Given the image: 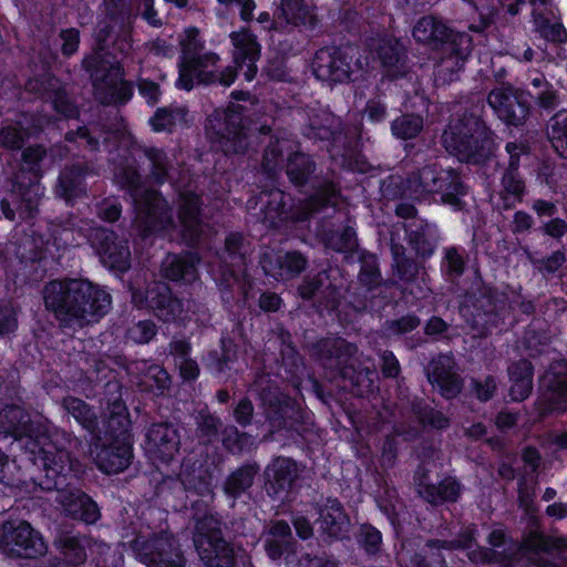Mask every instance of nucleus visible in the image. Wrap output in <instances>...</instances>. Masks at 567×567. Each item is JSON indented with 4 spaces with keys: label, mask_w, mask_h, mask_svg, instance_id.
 I'll return each instance as SVG.
<instances>
[{
    "label": "nucleus",
    "mask_w": 567,
    "mask_h": 567,
    "mask_svg": "<svg viewBox=\"0 0 567 567\" xmlns=\"http://www.w3.org/2000/svg\"><path fill=\"white\" fill-rule=\"evenodd\" d=\"M7 436L24 440L29 460L44 474L39 484L43 491H64L84 473L83 464L66 446L70 434L49 433L21 405L6 404L0 411V437Z\"/></svg>",
    "instance_id": "1"
},
{
    "label": "nucleus",
    "mask_w": 567,
    "mask_h": 567,
    "mask_svg": "<svg viewBox=\"0 0 567 567\" xmlns=\"http://www.w3.org/2000/svg\"><path fill=\"white\" fill-rule=\"evenodd\" d=\"M104 395L110 413L102 419V431L89 442L96 467L104 474L114 475L124 472L132 463L133 435L122 384L107 381Z\"/></svg>",
    "instance_id": "2"
},
{
    "label": "nucleus",
    "mask_w": 567,
    "mask_h": 567,
    "mask_svg": "<svg viewBox=\"0 0 567 567\" xmlns=\"http://www.w3.org/2000/svg\"><path fill=\"white\" fill-rule=\"evenodd\" d=\"M189 499V518L194 523L193 543L205 567H236L234 546L223 533V520L212 507L209 478H199Z\"/></svg>",
    "instance_id": "3"
},
{
    "label": "nucleus",
    "mask_w": 567,
    "mask_h": 567,
    "mask_svg": "<svg viewBox=\"0 0 567 567\" xmlns=\"http://www.w3.org/2000/svg\"><path fill=\"white\" fill-rule=\"evenodd\" d=\"M43 301L62 327L87 317L100 319L107 313L112 303L110 293L81 278L51 280L43 288Z\"/></svg>",
    "instance_id": "4"
},
{
    "label": "nucleus",
    "mask_w": 567,
    "mask_h": 567,
    "mask_svg": "<svg viewBox=\"0 0 567 567\" xmlns=\"http://www.w3.org/2000/svg\"><path fill=\"white\" fill-rule=\"evenodd\" d=\"M303 200L279 188L262 190L258 197L260 221L269 229H278L286 223H305L328 208L339 204L341 189L334 181H324L315 186Z\"/></svg>",
    "instance_id": "5"
},
{
    "label": "nucleus",
    "mask_w": 567,
    "mask_h": 567,
    "mask_svg": "<svg viewBox=\"0 0 567 567\" xmlns=\"http://www.w3.org/2000/svg\"><path fill=\"white\" fill-rule=\"evenodd\" d=\"M412 35L416 42L441 51L440 61L434 69L437 84H449L458 80V73L473 50L470 34L455 32L441 18L425 16L415 23Z\"/></svg>",
    "instance_id": "6"
},
{
    "label": "nucleus",
    "mask_w": 567,
    "mask_h": 567,
    "mask_svg": "<svg viewBox=\"0 0 567 567\" xmlns=\"http://www.w3.org/2000/svg\"><path fill=\"white\" fill-rule=\"evenodd\" d=\"M484 104L466 107L442 134L445 148L461 161L484 164L494 153V132L484 116Z\"/></svg>",
    "instance_id": "7"
},
{
    "label": "nucleus",
    "mask_w": 567,
    "mask_h": 567,
    "mask_svg": "<svg viewBox=\"0 0 567 567\" xmlns=\"http://www.w3.org/2000/svg\"><path fill=\"white\" fill-rule=\"evenodd\" d=\"M530 101L546 112H553L559 104V96L554 85L540 74L530 80L527 90L513 86L492 90L487 104L494 114L506 125L523 126L530 114Z\"/></svg>",
    "instance_id": "8"
},
{
    "label": "nucleus",
    "mask_w": 567,
    "mask_h": 567,
    "mask_svg": "<svg viewBox=\"0 0 567 567\" xmlns=\"http://www.w3.org/2000/svg\"><path fill=\"white\" fill-rule=\"evenodd\" d=\"M47 157V147L34 144L22 148L21 161L23 168L33 176L25 182L23 175H18L11 184V189L0 197V217L14 221L29 220L37 217L43 193L40 179L43 177L41 163Z\"/></svg>",
    "instance_id": "9"
},
{
    "label": "nucleus",
    "mask_w": 567,
    "mask_h": 567,
    "mask_svg": "<svg viewBox=\"0 0 567 567\" xmlns=\"http://www.w3.org/2000/svg\"><path fill=\"white\" fill-rule=\"evenodd\" d=\"M475 275L480 285L460 295V316L481 337L507 330L506 319L512 310L508 297L495 287L485 286L478 269Z\"/></svg>",
    "instance_id": "10"
},
{
    "label": "nucleus",
    "mask_w": 567,
    "mask_h": 567,
    "mask_svg": "<svg viewBox=\"0 0 567 567\" xmlns=\"http://www.w3.org/2000/svg\"><path fill=\"white\" fill-rule=\"evenodd\" d=\"M87 74L95 99L104 106L122 107L134 96L135 84L125 79V69L115 54L103 48H94L81 61Z\"/></svg>",
    "instance_id": "11"
},
{
    "label": "nucleus",
    "mask_w": 567,
    "mask_h": 567,
    "mask_svg": "<svg viewBox=\"0 0 567 567\" xmlns=\"http://www.w3.org/2000/svg\"><path fill=\"white\" fill-rule=\"evenodd\" d=\"M303 135L309 140L324 143L331 159L342 169L360 174L370 172L371 164L362 153L360 137L349 135L336 126L331 116L323 121L310 117L303 128Z\"/></svg>",
    "instance_id": "12"
},
{
    "label": "nucleus",
    "mask_w": 567,
    "mask_h": 567,
    "mask_svg": "<svg viewBox=\"0 0 567 567\" xmlns=\"http://www.w3.org/2000/svg\"><path fill=\"white\" fill-rule=\"evenodd\" d=\"M204 132L214 153L229 157L245 155L249 148V128L244 121V107L239 104L215 109L205 120Z\"/></svg>",
    "instance_id": "13"
},
{
    "label": "nucleus",
    "mask_w": 567,
    "mask_h": 567,
    "mask_svg": "<svg viewBox=\"0 0 567 567\" xmlns=\"http://www.w3.org/2000/svg\"><path fill=\"white\" fill-rule=\"evenodd\" d=\"M265 419L274 431L286 430L303 437L313 427L312 413L280 386L267 382L258 392Z\"/></svg>",
    "instance_id": "14"
},
{
    "label": "nucleus",
    "mask_w": 567,
    "mask_h": 567,
    "mask_svg": "<svg viewBox=\"0 0 567 567\" xmlns=\"http://www.w3.org/2000/svg\"><path fill=\"white\" fill-rule=\"evenodd\" d=\"M413 181L421 186V200L432 198L433 202L450 207L453 212L466 208L465 196L468 185L456 168H443L437 164L425 165L417 169Z\"/></svg>",
    "instance_id": "15"
},
{
    "label": "nucleus",
    "mask_w": 567,
    "mask_h": 567,
    "mask_svg": "<svg viewBox=\"0 0 567 567\" xmlns=\"http://www.w3.org/2000/svg\"><path fill=\"white\" fill-rule=\"evenodd\" d=\"M131 300L137 309H146L164 323H181L187 319L184 299L168 282L153 280L144 288H132Z\"/></svg>",
    "instance_id": "16"
},
{
    "label": "nucleus",
    "mask_w": 567,
    "mask_h": 567,
    "mask_svg": "<svg viewBox=\"0 0 567 567\" xmlns=\"http://www.w3.org/2000/svg\"><path fill=\"white\" fill-rule=\"evenodd\" d=\"M361 58L360 45L349 40L340 45H326L313 55L312 73L322 82L346 83L351 78L352 68L362 66Z\"/></svg>",
    "instance_id": "17"
},
{
    "label": "nucleus",
    "mask_w": 567,
    "mask_h": 567,
    "mask_svg": "<svg viewBox=\"0 0 567 567\" xmlns=\"http://www.w3.org/2000/svg\"><path fill=\"white\" fill-rule=\"evenodd\" d=\"M135 558L147 567H186V557L181 547L164 534L145 536L133 532V537L124 542Z\"/></svg>",
    "instance_id": "18"
},
{
    "label": "nucleus",
    "mask_w": 567,
    "mask_h": 567,
    "mask_svg": "<svg viewBox=\"0 0 567 567\" xmlns=\"http://www.w3.org/2000/svg\"><path fill=\"white\" fill-rule=\"evenodd\" d=\"M132 204L143 237L165 236L177 229L173 208L161 190L148 189Z\"/></svg>",
    "instance_id": "19"
},
{
    "label": "nucleus",
    "mask_w": 567,
    "mask_h": 567,
    "mask_svg": "<svg viewBox=\"0 0 567 567\" xmlns=\"http://www.w3.org/2000/svg\"><path fill=\"white\" fill-rule=\"evenodd\" d=\"M181 48L182 52L177 63L178 78L175 81V86L178 90L190 92L196 86V73L202 68H216L220 58L213 51L202 52L205 41L202 40L197 27L186 28Z\"/></svg>",
    "instance_id": "20"
},
{
    "label": "nucleus",
    "mask_w": 567,
    "mask_h": 567,
    "mask_svg": "<svg viewBox=\"0 0 567 567\" xmlns=\"http://www.w3.org/2000/svg\"><path fill=\"white\" fill-rule=\"evenodd\" d=\"M311 507L320 540L331 545L349 537L351 519L339 498L321 496Z\"/></svg>",
    "instance_id": "21"
},
{
    "label": "nucleus",
    "mask_w": 567,
    "mask_h": 567,
    "mask_svg": "<svg viewBox=\"0 0 567 567\" xmlns=\"http://www.w3.org/2000/svg\"><path fill=\"white\" fill-rule=\"evenodd\" d=\"M205 203L194 190H181L176 199V218L179 241L188 248H196L203 237Z\"/></svg>",
    "instance_id": "22"
},
{
    "label": "nucleus",
    "mask_w": 567,
    "mask_h": 567,
    "mask_svg": "<svg viewBox=\"0 0 567 567\" xmlns=\"http://www.w3.org/2000/svg\"><path fill=\"white\" fill-rule=\"evenodd\" d=\"M0 546L17 558H37L47 551L41 534L27 520H7L1 526Z\"/></svg>",
    "instance_id": "23"
},
{
    "label": "nucleus",
    "mask_w": 567,
    "mask_h": 567,
    "mask_svg": "<svg viewBox=\"0 0 567 567\" xmlns=\"http://www.w3.org/2000/svg\"><path fill=\"white\" fill-rule=\"evenodd\" d=\"M542 394L538 405L542 414L567 411V359L551 362L539 378Z\"/></svg>",
    "instance_id": "24"
},
{
    "label": "nucleus",
    "mask_w": 567,
    "mask_h": 567,
    "mask_svg": "<svg viewBox=\"0 0 567 567\" xmlns=\"http://www.w3.org/2000/svg\"><path fill=\"white\" fill-rule=\"evenodd\" d=\"M96 174L90 161H74L65 164L60 171L53 193L68 206H74L79 199L87 196V178Z\"/></svg>",
    "instance_id": "25"
},
{
    "label": "nucleus",
    "mask_w": 567,
    "mask_h": 567,
    "mask_svg": "<svg viewBox=\"0 0 567 567\" xmlns=\"http://www.w3.org/2000/svg\"><path fill=\"white\" fill-rule=\"evenodd\" d=\"M91 245L103 266L121 274L130 269L128 240L120 237L114 230L107 228L95 229L91 238Z\"/></svg>",
    "instance_id": "26"
},
{
    "label": "nucleus",
    "mask_w": 567,
    "mask_h": 567,
    "mask_svg": "<svg viewBox=\"0 0 567 567\" xmlns=\"http://www.w3.org/2000/svg\"><path fill=\"white\" fill-rule=\"evenodd\" d=\"M299 480L297 462L287 456H276L264 470V488L274 501H284Z\"/></svg>",
    "instance_id": "27"
},
{
    "label": "nucleus",
    "mask_w": 567,
    "mask_h": 567,
    "mask_svg": "<svg viewBox=\"0 0 567 567\" xmlns=\"http://www.w3.org/2000/svg\"><path fill=\"white\" fill-rule=\"evenodd\" d=\"M401 299L402 292L380 285L375 288L367 289L364 295L358 298L353 308L357 312H365L380 319H388L391 316L396 317L403 311L404 307L401 303Z\"/></svg>",
    "instance_id": "28"
},
{
    "label": "nucleus",
    "mask_w": 567,
    "mask_h": 567,
    "mask_svg": "<svg viewBox=\"0 0 567 567\" xmlns=\"http://www.w3.org/2000/svg\"><path fill=\"white\" fill-rule=\"evenodd\" d=\"M145 449L151 457L168 464L181 449L179 427L169 422L152 424L146 433Z\"/></svg>",
    "instance_id": "29"
},
{
    "label": "nucleus",
    "mask_w": 567,
    "mask_h": 567,
    "mask_svg": "<svg viewBox=\"0 0 567 567\" xmlns=\"http://www.w3.org/2000/svg\"><path fill=\"white\" fill-rule=\"evenodd\" d=\"M259 264L267 277L281 281L298 277L306 269L308 260L297 250L282 252L271 249L262 252Z\"/></svg>",
    "instance_id": "30"
},
{
    "label": "nucleus",
    "mask_w": 567,
    "mask_h": 567,
    "mask_svg": "<svg viewBox=\"0 0 567 567\" xmlns=\"http://www.w3.org/2000/svg\"><path fill=\"white\" fill-rule=\"evenodd\" d=\"M199 261V254L193 250L168 252L161 262L159 275L167 281L188 285L198 278Z\"/></svg>",
    "instance_id": "31"
},
{
    "label": "nucleus",
    "mask_w": 567,
    "mask_h": 567,
    "mask_svg": "<svg viewBox=\"0 0 567 567\" xmlns=\"http://www.w3.org/2000/svg\"><path fill=\"white\" fill-rule=\"evenodd\" d=\"M375 55L381 63L384 76L389 80L402 79L408 74V50L399 39L381 38L375 49Z\"/></svg>",
    "instance_id": "32"
},
{
    "label": "nucleus",
    "mask_w": 567,
    "mask_h": 567,
    "mask_svg": "<svg viewBox=\"0 0 567 567\" xmlns=\"http://www.w3.org/2000/svg\"><path fill=\"white\" fill-rule=\"evenodd\" d=\"M280 342V367L279 374L295 389H300L307 374L302 355L292 342L289 331L281 329L278 333Z\"/></svg>",
    "instance_id": "33"
},
{
    "label": "nucleus",
    "mask_w": 567,
    "mask_h": 567,
    "mask_svg": "<svg viewBox=\"0 0 567 567\" xmlns=\"http://www.w3.org/2000/svg\"><path fill=\"white\" fill-rule=\"evenodd\" d=\"M114 182L134 202L150 188H145L135 157L126 152L114 162Z\"/></svg>",
    "instance_id": "34"
},
{
    "label": "nucleus",
    "mask_w": 567,
    "mask_h": 567,
    "mask_svg": "<svg viewBox=\"0 0 567 567\" xmlns=\"http://www.w3.org/2000/svg\"><path fill=\"white\" fill-rule=\"evenodd\" d=\"M54 544L63 558L50 561L44 567H81L86 563V549L90 546L86 536L63 533L55 539Z\"/></svg>",
    "instance_id": "35"
},
{
    "label": "nucleus",
    "mask_w": 567,
    "mask_h": 567,
    "mask_svg": "<svg viewBox=\"0 0 567 567\" xmlns=\"http://www.w3.org/2000/svg\"><path fill=\"white\" fill-rule=\"evenodd\" d=\"M19 258L25 267L34 269L43 277L53 261L50 239L42 235H32L19 247Z\"/></svg>",
    "instance_id": "36"
},
{
    "label": "nucleus",
    "mask_w": 567,
    "mask_h": 567,
    "mask_svg": "<svg viewBox=\"0 0 567 567\" xmlns=\"http://www.w3.org/2000/svg\"><path fill=\"white\" fill-rule=\"evenodd\" d=\"M61 504L66 517L85 525H93L101 518L97 503L81 489L69 491Z\"/></svg>",
    "instance_id": "37"
},
{
    "label": "nucleus",
    "mask_w": 567,
    "mask_h": 567,
    "mask_svg": "<svg viewBox=\"0 0 567 567\" xmlns=\"http://www.w3.org/2000/svg\"><path fill=\"white\" fill-rule=\"evenodd\" d=\"M285 167L289 182L297 188L311 184V187L315 190L313 185L318 186L324 181H330L329 178L318 181L315 177L317 168L315 159L312 156L299 151L292 152L288 155Z\"/></svg>",
    "instance_id": "38"
},
{
    "label": "nucleus",
    "mask_w": 567,
    "mask_h": 567,
    "mask_svg": "<svg viewBox=\"0 0 567 567\" xmlns=\"http://www.w3.org/2000/svg\"><path fill=\"white\" fill-rule=\"evenodd\" d=\"M62 408L85 431L89 441L102 431V420H99L95 409L84 400L66 395L62 400Z\"/></svg>",
    "instance_id": "39"
},
{
    "label": "nucleus",
    "mask_w": 567,
    "mask_h": 567,
    "mask_svg": "<svg viewBox=\"0 0 567 567\" xmlns=\"http://www.w3.org/2000/svg\"><path fill=\"white\" fill-rule=\"evenodd\" d=\"M405 237L416 257L423 260L434 255L440 238L437 228L424 220L405 229Z\"/></svg>",
    "instance_id": "40"
},
{
    "label": "nucleus",
    "mask_w": 567,
    "mask_h": 567,
    "mask_svg": "<svg viewBox=\"0 0 567 567\" xmlns=\"http://www.w3.org/2000/svg\"><path fill=\"white\" fill-rule=\"evenodd\" d=\"M236 361L237 344L230 338L225 337L220 339L219 350H210L204 358L205 368L216 378H229Z\"/></svg>",
    "instance_id": "41"
},
{
    "label": "nucleus",
    "mask_w": 567,
    "mask_h": 567,
    "mask_svg": "<svg viewBox=\"0 0 567 567\" xmlns=\"http://www.w3.org/2000/svg\"><path fill=\"white\" fill-rule=\"evenodd\" d=\"M410 411L423 431H445L451 420L441 410H436L425 399L415 396L410 403Z\"/></svg>",
    "instance_id": "42"
},
{
    "label": "nucleus",
    "mask_w": 567,
    "mask_h": 567,
    "mask_svg": "<svg viewBox=\"0 0 567 567\" xmlns=\"http://www.w3.org/2000/svg\"><path fill=\"white\" fill-rule=\"evenodd\" d=\"M417 169L411 172L405 178L400 175H390L381 182V193L390 200L411 198L421 200V186L413 181Z\"/></svg>",
    "instance_id": "43"
},
{
    "label": "nucleus",
    "mask_w": 567,
    "mask_h": 567,
    "mask_svg": "<svg viewBox=\"0 0 567 567\" xmlns=\"http://www.w3.org/2000/svg\"><path fill=\"white\" fill-rule=\"evenodd\" d=\"M389 245L394 275L401 281H413L419 274V265L412 257L406 255V248L403 245L399 233H391Z\"/></svg>",
    "instance_id": "44"
},
{
    "label": "nucleus",
    "mask_w": 567,
    "mask_h": 567,
    "mask_svg": "<svg viewBox=\"0 0 567 567\" xmlns=\"http://www.w3.org/2000/svg\"><path fill=\"white\" fill-rule=\"evenodd\" d=\"M234 45V63L243 68L247 61L257 62L260 58L261 47L256 34L248 28L233 31L229 34Z\"/></svg>",
    "instance_id": "45"
},
{
    "label": "nucleus",
    "mask_w": 567,
    "mask_h": 567,
    "mask_svg": "<svg viewBox=\"0 0 567 567\" xmlns=\"http://www.w3.org/2000/svg\"><path fill=\"white\" fill-rule=\"evenodd\" d=\"M467 262L468 256L463 247H446L440 265L445 281L458 289L461 278L467 268Z\"/></svg>",
    "instance_id": "46"
},
{
    "label": "nucleus",
    "mask_w": 567,
    "mask_h": 567,
    "mask_svg": "<svg viewBox=\"0 0 567 567\" xmlns=\"http://www.w3.org/2000/svg\"><path fill=\"white\" fill-rule=\"evenodd\" d=\"M280 11L288 24L303 27L315 31L319 27V19L305 0H281Z\"/></svg>",
    "instance_id": "47"
},
{
    "label": "nucleus",
    "mask_w": 567,
    "mask_h": 567,
    "mask_svg": "<svg viewBox=\"0 0 567 567\" xmlns=\"http://www.w3.org/2000/svg\"><path fill=\"white\" fill-rule=\"evenodd\" d=\"M461 495V482L454 476H445L437 484L426 485L422 498L433 506H440L456 503Z\"/></svg>",
    "instance_id": "48"
},
{
    "label": "nucleus",
    "mask_w": 567,
    "mask_h": 567,
    "mask_svg": "<svg viewBox=\"0 0 567 567\" xmlns=\"http://www.w3.org/2000/svg\"><path fill=\"white\" fill-rule=\"evenodd\" d=\"M258 472L259 465L256 462H248L237 467L226 477L224 483L226 495L239 498L252 486Z\"/></svg>",
    "instance_id": "49"
},
{
    "label": "nucleus",
    "mask_w": 567,
    "mask_h": 567,
    "mask_svg": "<svg viewBox=\"0 0 567 567\" xmlns=\"http://www.w3.org/2000/svg\"><path fill=\"white\" fill-rule=\"evenodd\" d=\"M501 197L505 208H512L523 202L526 195V183L519 171L505 169L501 178Z\"/></svg>",
    "instance_id": "50"
},
{
    "label": "nucleus",
    "mask_w": 567,
    "mask_h": 567,
    "mask_svg": "<svg viewBox=\"0 0 567 567\" xmlns=\"http://www.w3.org/2000/svg\"><path fill=\"white\" fill-rule=\"evenodd\" d=\"M186 115L187 109L184 106H162L156 109L148 124L155 133H173Z\"/></svg>",
    "instance_id": "51"
},
{
    "label": "nucleus",
    "mask_w": 567,
    "mask_h": 567,
    "mask_svg": "<svg viewBox=\"0 0 567 567\" xmlns=\"http://www.w3.org/2000/svg\"><path fill=\"white\" fill-rule=\"evenodd\" d=\"M447 548V542L430 539L425 548L415 553L411 558L412 567H447L443 549Z\"/></svg>",
    "instance_id": "52"
},
{
    "label": "nucleus",
    "mask_w": 567,
    "mask_h": 567,
    "mask_svg": "<svg viewBox=\"0 0 567 567\" xmlns=\"http://www.w3.org/2000/svg\"><path fill=\"white\" fill-rule=\"evenodd\" d=\"M547 136L554 151L567 158V110H560L550 117Z\"/></svg>",
    "instance_id": "53"
},
{
    "label": "nucleus",
    "mask_w": 567,
    "mask_h": 567,
    "mask_svg": "<svg viewBox=\"0 0 567 567\" xmlns=\"http://www.w3.org/2000/svg\"><path fill=\"white\" fill-rule=\"evenodd\" d=\"M423 126V116L414 113H404L391 122L390 128L391 134L396 140L408 141L417 137Z\"/></svg>",
    "instance_id": "54"
},
{
    "label": "nucleus",
    "mask_w": 567,
    "mask_h": 567,
    "mask_svg": "<svg viewBox=\"0 0 567 567\" xmlns=\"http://www.w3.org/2000/svg\"><path fill=\"white\" fill-rule=\"evenodd\" d=\"M237 64L228 65L223 70L218 71L215 68H202L196 73V85H221L225 87H229L237 79L238 75Z\"/></svg>",
    "instance_id": "55"
},
{
    "label": "nucleus",
    "mask_w": 567,
    "mask_h": 567,
    "mask_svg": "<svg viewBox=\"0 0 567 567\" xmlns=\"http://www.w3.org/2000/svg\"><path fill=\"white\" fill-rule=\"evenodd\" d=\"M355 542L369 557H378L382 551V533L372 524L363 523L355 533Z\"/></svg>",
    "instance_id": "56"
},
{
    "label": "nucleus",
    "mask_w": 567,
    "mask_h": 567,
    "mask_svg": "<svg viewBox=\"0 0 567 567\" xmlns=\"http://www.w3.org/2000/svg\"><path fill=\"white\" fill-rule=\"evenodd\" d=\"M565 168L550 159L542 161L536 169V181L545 185L554 193L561 189L564 185Z\"/></svg>",
    "instance_id": "57"
},
{
    "label": "nucleus",
    "mask_w": 567,
    "mask_h": 567,
    "mask_svg": "<svg viewBox=\"0 0 567 567\" xmlns=\"http://www.w3.org/2000/svg\"><path fill=\"white\" fill-rule=\"evenodd\" d=\"M358 279L367 289L375 288L381 285L382 276L379 259L375 254L364 252L361 255Z\"/></svg>",
    "instance_id": "58"
},
{
    "label": "nucleus",
    "mask_w": 567,
    "mask_h": 567,
    "mask_svg": "<svg viewBox=\"0 0 567 567\" xmlns=\"http://www.w3.org/2000/svg\"><path fill=\"white\" fill-rule=\"evenodd\" d=\"M48 102L52 104V109L64 118H78L80 115L78 105L69 96L64 86L59 85L49 95Z\"/></svg>",
    "instance_id": "59"
},
{
    "label": "nucleus",
    "mask_w": 567,
    "mask_h": 567,
    "mask_svg": "<svg viewBox=\"0 0 567 567\" xmlns=\"http://www.w3.org/2000/svg\"><path fill=\"white\" fill-rule=\"evenodd\" d=\"M334 28L341 33L359 35L362 16L353 8H340L332 14Z\"/></svg>",
    "instance_id": "60"
},
{
    "label": "nucleus",
    "mask_w": 567,
    "mask_h": 567,
    "mask_svg": "<svg viewBox=\"0 0 567 567\" xmlns=\"http://www.w3.org/2000/svg\"><path fill=\"white\" fill-rule=\"evenodd\" d=\"M30 131L20 123L6 125L0 131L1 145L11 151H20L30 137Z\"/></svg>",
    "instance_id": "61"
},
{
    "label": "nucleus",
    "mask_w": 567,
    "mask_h": 567,
    "mask_svg": "<svg viewBox=\"0 0 567 567\" xmlns=\"http://www.w3.org/2000/svg\"><path fill=\"white\" fill-rule=\"evenodd\" d=\"M144 155L151 163V175L155 182L163 184L168 175V157L163 148L148 146L144 148Z\"/></svg>",
    "instance_id": "62"
},
{
    "label": "nucleus",
    "mask_w": 567,
    "mask_h": 567,
    "mask_svg": "<svg viewBox=\"0 0 567 567\" xmlns=\"http://www.w3.org/2000/svg\"><path fill=\"white\" fill-rule=\"evenodd\" d=\"M250 435L240 432L235 425H226L220 432L224 449L230 454L243 453L249 444Z\"/></svg>",
    "instance_id": "63"
},
{
    "label": "nucleus",
    "mask_w": 567,
    "mask_h": 567,
    "mask_svg": "<svg viewBox=\"0 0 567 567\" xmlns=\"http://www.w3.org/2000/svg\"><path fill=\"white\" fill-rule=\"evenodd\" d=\"M157 334V326L151 319L138 320L133 322L125 332L128 342L135 344L150 343Z\"/></svg>",
    "instance_id": "64"
}]
</instances>
